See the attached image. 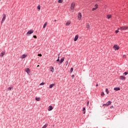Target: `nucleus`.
I'll use <instances>...</instances> for the list:
<instances>
[{
    "label": "nucleus",
    "mask_w": 128,
    "mask_h": 128,
    "mask_svg": "<svg viewBox=\"0 0 128 128\" xmlns=\"http://www.w3.org/2000/svg\"><path fill=\"white\" fill-rule=\"evenodd\" d=\"M74 6H76V2H73L72 3L70 7V10H72V12L74 10Z\"/></svg>",
    "instance_id": "obj_1"
},
{
    "label": "nucleus",
    "mask_w": 128,
    "mask_h": 128,
    "mask_svg": "<svg viewBox=\"0 0 128 128\" xmlns=\"http://www.w3.org/2000/svg\"><path fill=\"white\" fill-rule=\"evenodd\" d=\"M25 72H27V74L28 75V76H30V72H31V71H30V68H27L25 69Z\"/></svg>",
    "instance_id": "obj_2"
},
{
    "label": "nucleus",
    "mask_w": 128,
    "mask_h": 128,
    "mask_svg": "<svg viewBox=\"0 0 128 128\" xmlns=\"http://www.w3.org/2000/svg\"><path fill=\"white\" fill-rule=\"evenodd\" d=\"M113 48L114 50H120V46H118V45L115 44L113 46Z\"/></svg>",
    "instance_id": "obj_3"
},
{
    "label": "nucleus",
    "mask_w": 128,
    "mask_h": 128,
    "mask_svg": "<svg viewBox=\"0 0 128 128\" xmlns=\"http://www.w3.org/2000/svg\"><path fill=\"white\" fill-rule=\"evenodd\" d=\"M128 26H124L120 28V30H128Z\"/></svg>",
    "instance_id": "obj_4"
},
{
    "label": "nucleus",
    "mask_w": 128,
    "mask_h": 128,
    "mask_svg": "<svg viewBox=\"0 0 128 128\" xmlns=\"http://www.w3.org/2000/svg\"><path fill=\"white\" fill-rule=\"evenodd\" d=\"M26 56H28V54H24L20 57V58H22V60H23V58H26Z\"/></svg>",
    "instance_id": "obj_5"
},
{
    "label": "nucleus",
    "mask_w": 128,
    "mask_h": 128,
    "mask_svg": "<svg viewBox=\"0 0 128 128\" xmlns=\"http://www.w3.org/2000/svg\"><path fill=\"white\" fill-rule=\"evenodd\" d=\"M32 34H34V30H30L28 31L26 33V35Z\"/></svg>",
    "instance_id": "obj_6"
},
{
    "label": "nucleus",
    "mask_w": 128,
    "mask_h": 128,
    "mask_svg": "<svg viewBox=\"0 0 128 128\" xmlns=\"http://www.w3.org/2000/svg\"><path fill=\"white\" fill-rule=\"evenodd\" d=\"M110 104H112V102L110 101V100H109V101H108V102H106V104H103V106H110Z\"/></svg>",
    "instance_id": "obj_7"
},
{
    "label": "nucleus",
    "mask_w": 128,
    "mask_h": 128,
    "mask_svg": "<svg viewBox=\"0 0 128 128\" xmlns=\"http://www.w3.org/2000/svg\"><path fill=\"white\" fill-rule=\"evenodd\" d=\"M119 78L121 80H126V77H124V76H120Z\"/></svg>",
    "instance_id": "obj_8"
},
{
    "label": "nucleus",
    "mask_w": 128,
    "mask_h": 128,
    "mask_svg": "<svg viewBox=\"0 0 128 128\" xmlns=\"http://www.w3.org/2000/svg\"><path fill=\"white\" fill-rule=\"evenodd\" d=\"M98 8V4H96L95 8H92V10H96Z\"/></svg>",
    "instance_id": "obj_9"
},
{
    "label": "nucleus",
    "mask_w": 128,
    "mask_h": 128,
    "mask_svg": "<svg viewBox=\"0 0 128 128\" xmlns=\"http://www.w3.org/2000/svg\"><path fill=\"white\" fill-rule=\"evenodd\" d=\"M54 110V108L52 107V106H49L48 108V112H50V110Z\"/></svg>",
    "instance_id": "obj_10"
},
{
    "label": "nucleus",
    "mask_w": 128,
    "mask_h": 128,
    "mask_svg": "<svg viewBox=\"0 0 128 128\" xmlns=\"http://www.w3.org/2000/svg\"><path fill=\"white\" fill-rule=\"evenodd\" d=\"M78 40V35H76L75 38H74V42H76Z\"/></svg>",
    "instance_id": "obj_11"
},
{
    "label": "nucleus",
    "mask_w": 128,
    "mask_h": 128,
    "mask_svg": "<svg viewBox=\"0 0 128 128\" xmlns=\"http://www.w3.org/2000/svg\"><path fill=\"white\" fill-rule=\"evenodd\" d=\"M86 26L87 30H90V24H87Z\"/></svg>",
    "instance_id": "obj_12"
},
{
    "label": "nucleus",
    "mask_w": 128,
    "mask_h": 128,
    "mask_svg": "<svg viewBox=\"0 0 128 128\" xmlns=\"http://www.w3.org/2000/svg\"><path fill=\"white\" fill-rule=\"evenodd\" d=\"M50 70L52 72H54V68L52 66H50Z\"/></svg>",
    "instance_id": "obj_13"
},
{
    "label": "nucleus",
    "mask_w": 128,
    "mask_h": 128,
    "mask_svg": "<svg viewBox=\"0 0 128 128\" xmlns=\"http://www.w3.org/2000/svg\"><path fill=\"white\" fill-rule=\"evenodd\" d=\"M6 54V52H2L1 54H0V56L1 58H2V56H4V54Z\"/></svg>",
    "instance_id": "obj_14"
},
{
    "label": "nucleus",
    "mask_w": 128,
    "mask_h": 128,
    "mask_svg": "<svg viewBox=\"0 0 128 128\" xmlns=\"http://www.w3.org/2000/svg\"><path fill=\"white\" fill-rule=\"evenodd\" d=\"M70 23H71L70 21L68 20L66 22V26H70Z\"/></svg>",
    "instance_id": "obj_15"
},
{
    "label": "nucleus",
    "mask_w": 128,
    "mask_h": 128,
    "mask_svg": "<svg viewBox=\"0 0 128 128\" xmlns=\"http://www.w3.org/2000/svg\"><path fill=\"white\" fill-rule=\"evenodd\" d=\"M64 60V58H62L60 60V64H62Z\"/></svg>",
    "instance_id": "obj_16"
},
{
    "label": "nucleus",
    "mask_w": 128,
    "mask_h": 128,
    "mask_svg": "<svg viewBox=\"0 0 128 128\" xmlns=\"http://www.w3.org/2000/svg\"><path fill=\"white\" fill-rule=\"evenodd\" d=\"M54 86V84H50L49 86V88H52V87Z\"/></svg>",
    "instance_id": "obj_17"
},
{
    "label": "nucleus",
    "mask_w": 128,
    "mask_h": 128,
    "mask_svg": "<svg viewBox=\"0 0 128 128\" xmlns=\"http://www.w3.org/2000/svg\"><path fill=\"white\" fill-rule=\"evenodd\" d=\"M120 88H114V90H116V91H118V90H120Z\"/></svg>",
    "instance_id": "obj_18"
},
{
    "label": "nucleus",
    "mask_w": 128,
    "mask_h": 128,
    "mask_svg": "<svg viewBox=\"0 0 128 128\" xmlns=\"http://www.w3.org/2000/svg\"><path fill=\"white\" fill-rule=\"evenodd\" d=\"M36 100H37V102H40V98H38V97H36Z\"/></svg>",
    "instance_id": "obj_19"
},
{
    "label": "nucleus",
    "mask_w": 128,
    "mask_h": 128,
    "mask_svg": "<svg viewBox=\"0 0 128 128\" xmlns=\"http://www.w3.org/2000/svg\"><path fill=\"white\" fill-rule=\"evenodd\" d=\"M48 24V22H46L43 26V28H46V25Z\"/></svg>",
    "instance_id": "obj_20"
},
{
    "label": "nucleus",
    "mask_w": 128,
    "mask_h": 128,
    "mask_svg": "<svg viewBox=\"0 0 128 128\" xmlns=\"http://www.w3.org/2000/svg\"><path fill=\"white\" fill-rule=\"evenodd\" d=\"M4 20H6V17H3V18L2 19V22H4Z\"/></svg>",
    "instance_id": "obj_21"
},
{
    "label": "nucleus",
    "mask_w": 128,
    "mask_h": 128,
    "mask_svg": "<svg viewBox=\"0 0 128 128\" xmlns=\"http://www.w3.org/2000/svg\"><path fill=\"white\" fill-rule=\"evenodd\" d=\"M62 2H64V0H58V4H62Z\"/></svg>",
    "instance_id": "obj_22"
},
{
    "label": "nucleus",
    "mask_w": 128,
    "mask_h": 128,
    "mask_svg": "<svg viewBox=\"0 0 128 128\" xmlns=\"http://www.w3.org/2000/svg\"><path fill=\"white\" fill-rule=\"evenodd\" d=\"M106 92L107 94H109V92H108V89L106 88Z\"/></svg>",
    "instance_id": "obj_23"
},
{
    "label": "nucleus",
    "mask_w": 128,
    "mask_h": 128,
    "mask_svg": "<svg viewBox=\"0 0 128 128\" xmlns=\"http://www.w3.org/2000/svg\"><path fill=\"white\" fill-rule=\"evenodd\" d=\"M72 72H74V68H71L70 70V74H72Z\"/></svg>",
    "instance_id": "obj_24"
},
{
    "label": "nucleus",
    "mask_w": 128,
    "mask_h": 128,
    "mask_svg": "<svg viewBox=\"0 0 128 128\" xmlns=\"http://www.w3.org/2000/svg\"><path fill=\"white\" fill-rule=\"evenodd\" d=\"M83 112H84L83 114H86V108H83Z\"/></svg>",
    "instance_id": "obj_25"
},
{
    "label": "nucleus",
    "mask_w": 128,
    "mask_h": 128,
    "mask_svg": "<svg viewBox=\"0 0 128 128\" xmlns=\"http://www.w3.org/2000/svg\"><path fill=\"white\" fill-rule=\"evenodd\" d=\"M104 96V92H102L101 93V96Z\"/></svg>",
    "instance_id": "obj_26"
},
{
    "label": "nucleus",
    "mask_w": 128,
    "mask_h": 128,
    "mask_svg": "<svg viewBox=\"0 0 128 128\" xmlns=\"http://www.w3.org/2000/svg\"><path fill=\"white\" fill-rule=\"evenodd\" d=\"M38 9L39 10H40V5H38Z\"/></svg>",
    "instance_id": "obj_27"
},
{
    "label": "nucleus",
    "mask_w": 128,
    "mask_h": 128,
    "mask_svg": "<svg viewBox=\"0 0 128 128\" xmlns=\"http://www.w3.org/2000/svg\"><path fill=\"white\" fill-rule=\"evenodd\" d=\"M12 87H9V88H8V90H12Z\"/></svg>",
    "instance_id": "obj_28"
},
{
    "label": "nucleus",
    "mask_w": 128,
    "mask_h": 128,
    "mask_svg": "<svg viewBox=\"0 0 128 128\" xmlns=\"http://www.w3.org/2000/svg\"><path fill=\"white\" fill-rule=\"evenodd\" d=\"M78 16H82V13L79 12L78 14Z\"/></svg>",
    "instance_id": "obj_29"
},
{
    "label": "nucleus",
    "mask_w": 128,
    "mask_h": 128,
    "mask_svg": "<svg viewBox=\"0 0 128 128\" xmlns=\"http://www.w3.org/2000/svg\"><path fill=\"white\" fill-rule=\"evenodd\" d=\"M78 20H82V16H78Z\"/></svg>",
    "instance_id": "obj_30"
},
{
    "label": "nucleus",
    "mask_w": 128,
    "mask_h": 128,
    "mask_svg": "<svg viewBox=\"0 0 128 128\" xmlns=\"http://www.w3.org/2000/svg\"><path fill=\"white\" fill-rule=\"evenodd\" d=\"M124 74L125 76H126V74H128V72H124Z\"/></svg>",
    "instance_id": "obj_31"
},
{
    "label": "nucleus",
    "mask_w": 128,
    "mask_h": 128,
    "mask_svg": "<svg viewBox=\"0 0 128 128\" xmlns=\"http://www.w3.org/2000/svg\"><path fill=\"white\" fill-rule=\"evenodd\" d=\"M66 66H68V61H66Z\"/></svg>",
    "instance_id": "obj_32"
},
{
    "label": "nucleus",
    "mask_w": 128,
    "mask_h": 128,
    "mask_svg": "<svg viewBox=\"0 0 128 128\" xmlns=\"http://www.w3.org/2000/svg\"><path fill=\"white\" fill-rule=\"evenodd\" d=\"M44 83L42 82V83L40 84V86H44Z\"/></svg>",
    "instance_id": "obj_33"
},
{
    "label": "nucleus",
    "mask_w": 128,
    "mask_h": 128,
    "mask_svg": "<svg viewBox=\"0 0 128 128\" xmlns=\"http://www.w3.org/2000/svg\"><path fill=\"white\" fill-rule=\"evenodd\" d=\"M72 79H74V75L72 74Z\"/></svg>",
    "instance_id": "obj_34"
},
{
    "label": "nucleus",
    "mask_w": 128,
    "mask_h": 128,
    "mask_svg": "<svg viewBox=\"0 0 128 128\" xmlns=\"http://www.w3.org/2000/svg\"><path fill=\"white\" fill-rule=\"evenodd\" d=\"M33 37L34 38H37V37H36V36H33Z\"/></svg>",
    "instance_id": "obj_35"
},
{
    "label": "nucleus",
    "mask_w": 128,
    "mask_h": 128,
    "mask_svg": "<svg viewBox=\"0 0 128 128\" xmlns=\"http://www.w3.org/2000/svg\"><path fill=\"white\" fill-rule=\"evenodd\" d=\"M115 32H116V34H118V30H116Z\"/></svg>",
    "instance_id": "obj_36"
},
{
    "label": "nucleus",
    "mask_w": 128,
    "mask_h": 128,
    "mask_svg": "<svg viewBox=\"0 0 128 128\" xmlns=\"http://www.w3.org/2000/svg\"><path fill=\"white\" fill-rule=\"evenodd\" d=\"M42 54H38V56H42Z\"/></svg>",
    "instance_id": "obj_37"
},
{
    "label": "nucleus",
    "mask_w": 128,
    "mask_h": 128,
    "mask_svg": "<svg viewBox=\"0 0 128 128\" xmlns=\"http://www.w3.org/2000/svg\"><path fill=\"white\" fill-rule=\"evenodd\" d=\"M123 58H126V55H124Z\"/></svg>",
    "instance_id": "obj_38"
},
{
    "label": "nucleus",
    "mask_w": 128,
    "mask_h": 128,
    "mask_svg": "<svg viewBox=\"0 0 128 128\" xmlns=\"http://www.w3.org/2000/svg\"><path fill=\"white\" fill-rule=\"evenodd\" d=\"M90 104V102L88 101V102H87V106H88V104Z\"/></svg>",
    "instance_id": "obj_39"
},
{
    "label": "nucleus",
    "mask_w": 128,
    "mask_h": 128,
    "mask_svg": "<svg viewBox=\"0 0 128 128\" xmlns=\"http://www.w3.org/2000/svg\"><path fill=\"white\" fill-rule=\"evenodd\" d=\"M110 108H114V106H111L110 107Z\"/></svg>",
    "instance_id": "obj_40"
},
{
    "label": "nucleus",
    "mask_w": 128,
    "mask_h": 128,
    "mask_svg": "<svg viewBox=\"0 0 128 128\" xmlns=\"http://www.w3.org/2000/svg\"><path fill=\"white\" fill-rule=\"evenodd\" d=\"M56 62H60V59L58 58V59L56 60Z\"/></svg>",
    "instance_id": "obj_41"
},
{
    "label": "nucleus",
    "mask_w": 128,
    "mask_h": 128,
    "mask_svg": "<svg viewBox=\"0 0 128 128\" xmlns=\"http://www.w3.org/2000/svg\"><path fill=\"white\" fill-rule=\"evenodd\" d=\"M104 8H108V6H104Z\"/></svg>",
    "instance_id": "obj_42"
},
{
    "label": "nucleus",
    "mask_w": 128,
    "mask_h": 128,
    "mask_svg": "<svg viewBox=\"0 0 128 128\" xmlns=\"http://www.w3.org/2000/svg\"><path fill=\"white\" fill-rule=\"evenodd\" d=\"M108 20L110 19V16H108Z\"/></svg>",
    "instance_id": "obj_43"
},
{
    "label": "nucleus",
    "mask_w": 128,
    "mask_h": 128,
    "mask_svg": "<svg viewBox=\"0 0 128 128\" xmlns=\"http://www.w3.org/2000/svg\"><path fill=\"white\" fill-rule=\"evenodd\" d=\"M96 86H98V84H96Z\"/></svg>",
    "instance_id": "obj_44"
},
{
    "label": "nucleus",
    "mask_w": 128,
    "mask_h": 128,
    "mask_svg": "<svg viewBox=\"0 0 128 128\" xmlns=\"http://www.w3.org/2000/svg\"><path fill=\"white\" fill-rule=\"evenodd\" d=\"M3 16H6V14H4Z\"/></svg>",
    "instance_id": "obj_45"
},
{
    "label": "nucleus",
    "mask_w": 128,
    "mask_h": 128,
    "mask_svg": "<svg viewBox=\"0 0 128 128\" xmlns=\"http://www.w3.org/2000/svg\"><path fill=\"white\" fill-rule=\"evenodd\" d=\"M107 16H112L108 15Z\"/></svg>",
    "instance_id": "obj_46"
},
{
    "label": "nucleus",
    "mask_w": 128,
    "mask_h": 128,
    "mask_svg": "<svg viewBox=\"0 0 128 128\" xmlns=\"http://www.w3.org/2000/svg\"><path fill=\"white\" fill-rule=\"evenodd\" d=\"M100 0H96V2H100Z\"/></svg>",
    "instance_id": "obj_47"
},
{
    "label": "nucleus",
    "mask_w": 128,
    "mask_h": 128,
    "mask_svg": "<svg viewBox=\"0 0 128 128\" xmlns=\"http://www.w3.org/2000/svg\"><path fill=\"white\" fill-rule=\"evenodd\" d=\"M58 58L60 59V54H58Z\"/></svg>",
    "instance_id": "obj_48"
},
{
    "label": "nucleus",
    "mask_w": 128,
    "mask_h": 128,
    "mask_svg": "<svg viewBox=\"0 0 128 128\" xmlns=\"http://www.w3.org/2000/svg\"><path fill=\"white\" fill-rule=\"evenodd\" d=\"M38 66H40V65H38L37 67L38 68Z\"/></svg>",
    "instance_id": "obj_49"
},
{
    "label": "nucleus",
    "mask_w": 128,
    "mask_h": 128,
    "mask_svg": "<svg viewBox=\"0 0 128 128\" xmlns=\"http://www.w3.org/2000/svg\"><path fill=\"white\" fill-rule=\"evenodd\" d=\"M54 22H56V20H54Z\"/></svg>",
    "instance_id": "obj_50"
},
{
    "label": "nucleus",
    "mask_w": 128,
    "mask_h": 128,
    "mask_svg": "<svg viewBox=\"0 0 128 128\" xmlns=\"http://www.w3.org/2000/svg\"><path fill=\"white\" fill-rule=\"evenodd\" d=\"M118 30H120V28H118Z\"/></svg>",
    "instance_id": "obj_51"
}]
</instances>
